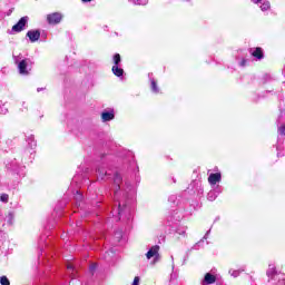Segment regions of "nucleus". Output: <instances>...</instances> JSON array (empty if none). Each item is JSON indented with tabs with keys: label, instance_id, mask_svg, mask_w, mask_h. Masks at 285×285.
Returning <instances> with one entry per match:
<instances>
[{
	"label": "nucleus",
	"instance_id": "1",
	"mask_svg": "<svg viewBox=\"0 0 285 285\" xmlns=\"http://www.w3.org/2000/svg\"><path fill=\"white\" fill-rule=\"evenodd\" d=\"M61 19H63V14L60 12H53L47 16V21L50 26H57V23H61Z\"/></svg>",
	"mask_w": 285,
	"mask_h": 285
},
{
	"label": "nucleus",
	"instance_id": "2",
	"mask_svg": "<svg viewBox=\"0 0 285 285\" xmlns=\"http://www.w3.org/2000/svg\"><path fill=\"white\" fill-rule=\"evenodd\" d=\"M16 63H18V70L21 75H30L28 71V59L20 60L16 58Z\"/></svg>",
	"mask_w": 285,
	"mask_h": 285
},
{
	"label": "nucleus",
	"instance_id": "3",
	"mask_svg": "<svg viewBox=\"0 0 285 285\" xmlns=\"http://www.w3.org/2000/svg\"><path fill=\"white\" fill-rule=\"evenodd\" d=\"M28 16L22 17L17 24L12 27V32H21L26 28V23H28Z\"/></svg>",
	"mask_w": 285,
	"mask_h": 285
},
{
	"label": "nucleus",
	"instance_id": "4",
	"mask_svg": "<svg viewBox=\"0 0 285 285\" xmlns=\"http://www.w3.org/2000/svg\"><path fill=\"white\" fill-rule=\"evenodd\" d=\"M147 259H159V246L155 245L153 246L146 254Z\"/></svg>",
	"mask_w": 285,
	"mask_h": 285
},
{
	"label": "nucleus",
	"instance_id": "5",
	"mask_svg": "<svg viewBox=\"0 0 285 285\" xmlns=\"http://www.w3.org/2000/svg\"><path fill=\"white\" fill-rule=\"evenodd\" d=\"M27 37H29L30 41L35 43V41H39L41 32L39 30H30L27 32Z\"/></svg>",
	"mask_w": 285,
	"mask_h": 285
},
{
	"label": "nucleus",
	"instance_id": "6",
	"mask_svg": "<svg viewBox=\"0 0 285 285\" xmlns=\"http://www.w3.org/2000/svg\"><path fill=\"white\" fill-rule=\"evenodd\" d=\"M208 181L209 184H212V186H215V184L222 181V174L219 173L210 174L208 177Z\"/></svg>",
	"mask_w": 285,
	"mask_h": 285
},
{
	"label": "nucleus",
	"instance_id": "7",
	"mask_svg": "<svg viewBox=\"0 0 285 285\" xmlns=\"http://www.w3.org/2000/svg\"><path fill=\"white\" fill-rule=\"evenodd\" d=\"M101 119L102 121H112V119H115V111H104L101 114Z\"/></svg>",
	"mask_w": 285,
	"mask_h": 285
},
{
	"label": "nucleus",
	"instance_id": "8",
	"mask_svg": "<svg viewBox=\"0 0 285 285\" xmlns=\"http://www.w3.org/2000/svg\"><path fill=\"white\" fill-rule=\"evenodd\" d=\"M254 3H262L261 10L263 12H266V10H271V2H268L266 0H256V1H254Z\"/></svg>",
	"mask_w": 285,
	"mask_h": 285
},
{
	"label": "nucleus",
	"instance_id": "9",
	"mask_svg": "<svg viewBox=\"0 0 285 285\" xmlns=\"http://www.w3.org/2000/svg\"><path fill=\"white\" fill-rule=\"evenodd\" d=\"M204 282H205V284H215V282H217V278L215 277V275L207 273L205 275Z\"/></svg>",
	"mask_w": 285,
	"mask_h": 285
},
{
	"label": "nucleus",
	"instance_id": "10",
	"mask_svg": "<svg viewBox=\"0 0 285 285\" xmlns=\"http://www.w3.org/2000/svg\"><path fill=\"white\" fill-rule=\"evenodd\" d=\"M112 72L116 75V77H121L124 75V69L119 68L117 65H114Z\"/></svg>",
	"mask_w": 285,
	"mask_h": 285
},
{
	"label": "nucleus",
	"instance_id": "11",
	"mask_svg": "<svg viewBox=\"0 0 285 285\" xmlns=\"http://www.w3.org/2000/svg\"><path fill=\"white\" fill-rule=\"evenodd\" d=\"M253 57L256 59H264V53L262 52V48H256L255 51L252 52Z\"/></svg>",
	"mask_w": 285,
	"mask_h": 285
},
{
	"label": "nucleus",
	"instance_id": "12",
	"mask_svg": "<svg viewBox=\"0 0 285 285\" xmlns=\"http://www.w3.org/2000/svg\"><path fill=\"white\" fill-rule=\"evenodd\" d=\"M120 61H121V56L119 53H116L114 56V63H115V66H119Z\"/></svg>",
	"mask_w": 285,
	"mask_h": 285
},
{
	"label": "nucleus",
	"instance_id": "13",
	"mask_svg": "<svg viewBox=\"0 0 285 285\" xmlns=\"http://www.w3.org/2000/svg\"><path fill=\"white\" fill-rule=\"evenodd\" d=\"M136 6H146L148 0H131Z\"/></svg>",
	"mask_w": 285,
	"mask_h": 285
},
{
	"label": "nucleus",
	"instance_id": "14",
	"mask_svg": "<svg viewBox=\"0 0 285 285\" xmlns=\"http://www.w3.org/2000/svg\"><path fill=\"white\" fill-rule=\"evenodd\" d=\"M0 284L1 285H10V281L6 276L0 277Z\"/></svg>",
	"mask_w": 285,
	"mask_h": 285
},
{
	"label": "nucleus",
	"instance_id": "15",
	"mask_svg": "<svg viewBox=\"0 0 285 285\" xmlns=\"http://www.w3.org/2000/svg\"><path fill=\"white\" fill-rule=\"evenodd\" d=\"M9 196L8 194H1L0 195V202H3L4 204H8Z\"/></svg>",
	"mask_w": 285,
	"mask_h": 285
},
{
	"label": "nucleus",
	"instance_id": "16",
	"mask_svg": "<svg viewBox=\"0 0 285 285\" xmlns=\"http://www.w3.org/2000/svg\"><path fill=\"white\" fill-rule=\"evenodd\" d=\"M151 88L155 92H159V88H157V82L155 80H151Z\"/></svg>",
	"mask_w": 285,
	"mask_h": 285
},
{
	"label": "nucleus",
	"instance_id": "17",
	"mask_svg": "<svg viewBox=\"0 0 285 285\" xmlns=\"http://www.w3.org/2000/svg\"><path fill=\"white\" fill-rule=\"evenodd\" d=\"M278 132H281V135H285V126H281L278 128Z\"/></svg>",
	"mask_w": 285,
	"mask_h": 285
},
{
	"label": "nucleus",
	"instance_id": "18",
	"mask_svg": "<svg viewBox=\"0 0 285 285\" xmlns=\"http://www.w3.org/2000/svg\"><path fill=\"white\" fill-rule=\"evenodd\" d=\"M132 285H139V277H138V276H136V277L134 278Z\"/></svg>",
	"mask_w": 285,
	"mask_h": 285
},
{
	"label": "nucleus",
	"instance_id": "19",
	"mask_svg": "<svg viewBox=\"0 0 285 285\" xmlns=\"http://www.w3.org/2000/svg\"><path fill=\"white\" fill-rule=\"evenodd\" d=\"M213 195H214L213 193H209V194H208V199H209V202H213V200L215 199V198L213 197Z\"/></svg>",
	"mask_w": 285,
	"mask_h": 285
},
{
	"label": "nucleus",
	"instance_id": "20",
	"mask_svg": "<svg viewBox=\"0 0 285 285\" xmlns=\"http://www.w3.org/2000/svg\"><path fill=\"white\" fill-rule=\"evenodd\" d=\"M116 238L121 239V232L116 233Z\"/></svg>",
	"mask_w": 285,
	"mask_h": 285
},
{
	"label": "nucleus",
	"instance_id": "21",
	"mask_svg": "<svg viewBox=\"0 0 285 285\" xmlns=\"http://www.w3.org/2000/svg\"><path fill=\"white\" fill-rule=\"evenodd\" d=\"M278 285H285V279H282Z\"/></svg>",
	"mask_w": 285,
	"mask_h": 285
},
{
	"label": "nucleus",
	"instance_id": "22",
	"mask_svg": "<svg viewBox=\"0 0 285 285\" xmlns=\"http://www.w3.org/2000/svg\"><path fill=\"white\" fill-rule=\"evenodd\" d=\"M95 268H97V266H96V265H92V266L90 267V271L92 272V271H95Z\"/></svg>",
	"mask_w": 285,
	"mask_h": 285
},
{
	"label": "nucleus",
	"instance_id": "23",
	"mask_svg": "<svg viewBox=\"0 0 285 285\" xmlns=\"http://www.w3.org/2000/svg\"><path fill=\"white\" fill-rule=\"evenodd\" d=\"M89 1H92V0H82L83 3H89Z\"/></svg>",
	"mask_w": 285,
	"mask_h": 285
},
{
	"label": "nucleus",
	"instance_id": "24",
	"mask_svg": "<svg viewBox=\"0 0 285 285\" xmlns=\"http://www.w3.org/2000/svg\"><path fill=\"white\" fill-rule=\"evenodd\" d=\"M78 199H81V194H78Z\"/></svg>",
	"mask_w": 285,
	"mask_h": 285
},
{
	"label": "nucleus",
	"instance_id": "25",
	"mask_svg": "<svg viewBox=\"0 0 285 285\" xmlns=\"http://www.w3.org/2000/svg\"><path fill=\"white\" fill-rule=\"evenodd\" d=\"M68 268H72V266H71V265H68Z\"/></svg>",
	"mask_w": 285,
	"mask_h": 285
},
{
	"label": "nucleus",
	"instance_id": "26",
	"mask_svg": "<svg viewBox=\"0 0 285 285\" xmlns=\"http://www.w3.org/2000/svg\"><path fill=\"white\" fill-rule=\"evenodd\" d=\"M244 63H245V62L243 61V62H242V66H244Z\"/></svg>",
	"mask_w": 285,
	"mask_h": 285
}]
</instances>
